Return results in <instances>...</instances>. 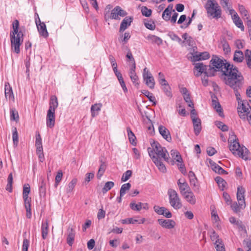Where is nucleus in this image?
Instances as JSON below:
<instances>
[{
	"instance_id": "cd10ccee",
	"label": "nucleus",
	"mask_w": 251,
	"mask_h": 251,
	"mask_svg": "<svg viewBox=\"0 0 251 251\" xmlns=\"http://www.w3.org/2000/svg\"><path fill=\"white\" fill-rule=\"evenodd\" d=\"M41 229L42 238L43 239H45L48 236L49 229V225L47 220L42 222Z\"/></svg>"
},
{
	"instance_id": "bf43d9fd",
	"label": "nucleus",
	"mask_w": 251,
	"mask_h": 251,
	"mask_svg": "<svg viewBox=\"0 0 251 251\" xmlns=\"http://www.w3.org/2000/svg\"><path fill=\"white\" fill-rule=\"evenodd\" d=\"M138 222V220L134 219L133 218H127L121 220V223L123 224H137Z\"/></svg>"
},
{
	"instance_id": "338daca9",
	"label": "nucleus",
	"mask_w": 251,
	"mask_h": 251,
	"mask_svg": "<svg viewBox=\"0 0 251 251\" xmlns=\"http://www.w3.org/2000/svg\"><path fill=\"white\" fill-rule=\"evenodd\" d=\"M24 200L25 208L31 207V198L28 196H23Z\"/></svg>"
},
{
	"instance_id": "4be33fe9",
	"label": "nucleus",
	"mask_w": 251,
	"mask_h": 251,
	"mask_svg": "<svg viewBox=\"0 0 251 251\" xmlns=\"http://www.w3.org/2000/svg\"><path fill=\"white\" fill-rule=\"evenodd\" d=\"M193 121L194 133L196 135L198 136L201 130V121L200 119H194Z\"/></svg>"
},
{
	"instance_id": "a19ab883",
	"label": "nucleus",
	"mask_w": 251,
	"mask_h": 251,
	"mask_svg": "<svg viewBox=\"0 0 251 251\" xmlns=\"http://www.w3.org/2000/svg\"><path fill=\"white\" fill-rule=\"evenodd\" d=\"M10 120L17 122L19 120V114L17 111L14 108L10 109Z\"/></svg>"
},
{
	"instance_id": "a211bd4d",
	"label": "nucleus",
	"mask_w": 251,
	"mask_h": 251,
	"mask_svg": "<svg viewBox=\"0 0 251 251\" xmlns=\"http://www.w3.org/2000/svg\"><path fill=\"white\" fill-rule=\"evenodd\" d=\"M75 232L72 228L69 227L68 229L67 237L66 239L67 243L70 246H72L75 240Z\"/></svg>"
},
{
	"instance_id": "7ed1b4c3",
	"label": "nucleus",
	"mask_w": 251,
	"mask_h": 251,
	"mask_svg": "<svg viewBox=\"0 0 251 251\" xmlns=\"http://www.w3.org/2000/svg\"><path fill=\"white\" fill-rule=\"evenodd\" d=\"M231 137L228 139L229 145V150L233 154L238 155L244 160H248L249 151L245 147H241L236 136L232 132Z\"/></svg>"
},
{
	"instance_id": "e2e57ef3",
	"label": "nucleus",
	"mask_w": 251,
	"mask_h": 251,
	"mask_svg": "<svg viewBox=\"0 0 251 251\" xmlns=\"http://www.w3.org/2000/svg\"><path fill=\"white\" fill-rule=\"evenodd\" d=\"M214 109H215V110L217 111V112L218 113L219 115L221 117L224 116V113L223 112V109L221 107V105L220 103H218V104H216L213 106Z\"/></svg>"
},
{
	"instance_id": "6e6d98bb",
	"label": "nucleus",
	"mask_w": 251,
	"mask_h": 251,
	"mask_svg": "<svg viewBox=\"0 0 251 251\" xmlns=\"http://www.w3.org/2000/svg\"><path fill=\"white\" fill-rule=\"evenodd\" d=\"M238 8L240 14L245 17V19H246L247 16H249L247 10L243 5L239 4Z\"/></svg>"
},
{
	"instance_id": "0eeeda50",
	"label": "nucleus",
	"mask_w": 251,
	"mask_h": 251,
	"mask_svg": "<svg viewBox=\"0 0 251 251\" xmlns=\"http://www.w3.org/2000/svg\"><path fill=\"white\" fill-rule=\"evenodd\" d=\"M151 144L157 155L156 157L159 158L162 157L166 162L169 161V157L167 156V154L169 155L168 152L165 147H162L158 142L154 141L152 143H151Z\"/></svg>"
},
{
	"instance_id": "e433bc0d",
	"label": "nucleus",
	"mask_w": 251,
	"mask_h": 251,
	"mask_svg": "<svg viewBox=\"0 0 251 251\" xmlns=\"http://www.w3.org/2000/svg\"><path fill=\"white\" fill-rule=\"evenodd\" d=\"M5 95L6 98L8 97L9 99L14 98L12 89L10 86L9 83L5 84Z\"/></svg>"
},
{
	"instance_id": "09e8293b",
	"label": "nucleus",
	"mask_w": 251,
	"mask_h": 251,
	"mask_svg": "<svg viewBox=\"0 0 251 251\" xmlns=\"http://www.w3.org/2000/svg\"><path fill=\"white\" fill-rule=\"evenodd\" d=\"M77 180L76 178H73L72 181L69 183L68 188H67V192L70 193L73 190L75 185L77 183Z\"/></svg>"
},
{
	"instance_id": "7c9ffc66",
	"label": "nucleus",
	"mask_w": 251,
	"mask_h": 251,
	"mask_svg": "<svg viewBox=\"0 0 251 251\" xmlns=\"http://www.w3.org/2000/svg\"><path fill=\"white\" fill-rule=\"evenodd\" d=\"M142 93L144 94L146 97H147L149 100L151 102H152L153 105H155L156 104V99L154 96H153L152 94L150 93L148 90H142L141 91Z\"/></svg>"
},
{
	"instance_id": "79ce46f5",
	"label": "nucleus",
	"mask_w": 251,
	"mask_h": 251,
	"mask_svg": "<svg viewBox=\"0 0 251 251\" xmlns=\"http://www.w3.org/2000/svg\"><path fill=\"white\" fill-rule=\"evenodd\" d=\"M131 184L129 183H125L122 185L120 191L121 196H124L126 192L129 190Z\"/></svg>"
},
{
	"instance_id": "9d476101",
	"label": "nucleus",
	"mask_w": 251,
	"mask_h": 251,
	"mask_svg": "<svg viewBox=\"0 0 251 251\" xmlns=\"http://www.w3.org/2000/svg\"><path fill=\"white\" fill-rule=\"evenodd\" d=\"M35 23L39 34L44 38H47L49 36V33L46 25L44 22H41L39 17L38 16V20L35 18Z\"/></svg>"
},
{
	"instance_id": "3c124183",
	"label": "nucleus",
	"mask_w": 251,
	"mask_h": 251,
	"mask_svg": "<svg viewBox=\"0 0 251 251\" xmlns=\"http://www.w3.org/2000/svg\"><path fill=\"white\" fill-rule=\"evenodd\" d=\"M154 211L158 215L164 214V212L167 210V208L165 207H160L158 205H154L153 207Z\"/></svg>"
},
{
	"instance_id": "423d86ee",
	"label": "nucleus",
	"mask_w": 251,
	"mask_h": 251,
	"mask_svg": "<svg viewBox=\"0 0 251 251\" xmlns=\"http://www.w3.org/2000/svg\"><path fill=\"white\" fill-rule=\"evenodd\" d=\"M127 14V12L124 10L122 9L119 6H116L114 7L109 13L108 11L104 13V19L107 21L110 19L114 20H120L119 16L121 17H125Z\"/></svg>"
},
{
	"instance_id": "9b49d317",
	"label": "nucleus",
	"mask_w": 251,
	"mask_h": 251,
	"mask_svg": "<svg viewBox=\"0 0 251 251\" xmlns=\"http://www.w3.org/2000/svg\"><path fill=\"white\" fill-rule=\"evenodd\" d=\"M188 176L190 185L192 187L193 190L195 192H198L199 191L200 186L198 184V180L195 173L191 171L189 172Z\"/></svg>"
},
{
	"instance_id": "49530a36",
	"label": "nucleus",
	"mask_w": 251,
	"mask_h": 251,
	"mask_svg": "<svg viewBox=\"0 0 251 251\" xmlns=\"http://www.w3.org/2000/svg\"><path fill=\"white\" fill-rule=\"evenodd\" d=\"M215 123V125L222 131L226 132L228 130V126L224 124L222 122L216 121Z\"/></svg>"
},
{
	"instance_id": "ddd939ff",
	"label": "nucleus",
	"mask_w": 251,
	"mask_h": 251,
	"mask_svg": "<svg viewBox=\"0 0 251 251\" xmlns=\"http://www.w3.org/2000/svg\"><path fill=\"white\" fill-rule=\"evenodd\" d=\"M11 48L14 49V51L17 54L20 52V47L22 44V38H10Z\"/></svg>"
},
{
	"instance_id": "4c0bfd02",
	"label": "nucleus",
	"mask_w": 251,
	"mask_h": 251,
	"mask_svg": "<svg viewBox=\"0 0 251 251\" xmlns=\"http://www.w3.org/2000/svg\"><path fill=\"white\" fill-rule=\"evenodd\" d=\"M39 194L41 197H45L46 196V183L43 179H42L41 184L39 185Z\"/></svg>"
},
{
	"instance_id": "ea45409f",
	"label": "nucleus",
	"mask_w": 251,
	"mask_h": 251,
	"mask_svg": "<svg viewBox=\"0 0 251 251\" xmlns=\"http://www.w3.org/2000/svg\"><path fill=\"white\" fill-rule=\"evenodd\" d=\"M13 176L12 174H9L7 178V184L6 187V190L9 192L12 191Z\"/></svg>"
},
{
	"instance_id": "6ab92c4d",
	"label": "nucleus",
	"mask_w": 251,
	"mask_h": 251,
	"mask_svg": "<svg viewBox=\"0 0 251 251\" xmlns=\"http://www.w3.org/2000/svg\"><path fill=\"white\" fill-rule=\"evenodd\" d=\"M153 162L157 167L158 169L162 173H165L166 172V168L161 161V158H159L156 157V155H153L152 156Z\"/></svg>"
},
{
	"instance_id": "0e129e2a",
	"label": "nucleus",
	"mask_w": 251,
	"mask_h": 251,
	"mask_svg": "<svg viewBox=\"0 0 251 251\" xmlns=\"http://www.w3.org/2000/svg\"><path fill=\"white\" fill-rule=\"evenodd\" d=\"M172 12L170 11H168V12H166V10L165 9L162 13V18L165 21H168L170 20L171 15Z\"/></svg>"
},
{
	"instance_id": "dca6fc26",
	"label": "nucleus",
	"mask_w": 251,
	"mask_h": 251,
	"mask_svg": "<svg viewBox=\"0 0 251 251\" xmlns=\"http://www.w3.org/2000/svg\"><path fill=\"white\" fill-rule=\"evenodd\" d=\"M133 20V17L132 16H128L125 18L121 23L119 32H124L127 28V27L130 25Z\"/></svg>"
},
{
	"instance_id": "8fccbe9b",
	"label": "nucleus",
	"mask_w": 251,
	"mask_h": 251,
	"mask_svg": "<svg viewBox=\"0 0 251 251\" xmlns=\"http://www.w3.org/2000/svg\"><path fill=\"white\" fill-rule=\"evenodd\" d=\"M132 174V172L131 170H127L126 172H125L121 178V181L122 182H125L128 180L129 178L131 176Z\"/></svg>"
},
{
	"instance_id": "37998d69",
	"label": "nucleus",
	"mask_w": 251,
	"mask_h": 251,
	"mask_svg": "<svg viewBox=\"0 0 251 251\" xmlns=\"http://www.w3.org/2000/svg\"><path fill=\"white\" fill-rule=\"evenodd\" d=\"M114 185V183L113 181H107L104 185L102 189V192L103 194L106 193L110 190Z\"/></svg>"
},
{
	"instance_id": "de8ad7c7",
	"label": "nucleus",
	"mask_w": 251,
	"mask_h": 251,
	"mask_svg": "<svg viewBox=\"0 0 251 251\" xmlns=\"http://www.w3.org/2000/svg\"><path fill=\"white\" fill-rule=\"evenodd\" d=\"M214 244L217 251H225V246L222 240L216 241Z\"/></svg>"
},
{
	"instance_id": "f3484780",
	"label": "nucleus",
	"mask_w": 251,
	"mask_h": 251,
	"mask_svg": "<svg viewBox=\"0 0 251 251\" xmlns=\"http://www.w3.org/2000/svg\"><path fill=\"white\" fill-rule=\"evenodd\" d=\"M159 133L168 142H171L172 138L169 130L163 126H160L158 127Z\"/></svg>"
},
{
	"instance_id": "6e6552de",
	"label": "nucleus",
	"mask_w": 251,
	"mask_h": 251,
	"mask_svg": "<svg viewBox=\"0 0 251 251\" xmlns=\"http://www.w3.org/2000/svg\"><path fill=\"white\" fill-rule=\"evenodd\" d=\"M143 77L145 84L150 89H153L155 85L154 79L147 68H145L144 69Z\"/></svg>"
},
{
	"instance_id": "bb28decb",
	"label": "nucleus",
	"mask_w": 251,
	"mask_h": 251,
	"mask_svg": "<svg viewBox=\"0 0 251 251\" xmlns=\"http://www.w3.org/2000/svg\"><path fill=\"white\" fill-rule=\"evenodd\" d=\"M102 104L97 103L92 105L91 107V116L92 117H95L99 114V112L100 110Z\"/></svg>"
},
{
	"instance_id": "412c9836",
	"label": "nucleus",
	"mask_w": 251,
	"mask_h": 251,
	"mask_svg": "<svg viewBox=\"0 0 251 251\" xmlns=\"http://www.w3.org/2000/svg\"><path fill=\"white\" fill-rule=\"evenodd\" d=\"M210 164L212 167V170L216 173L220 175H226L228 174L226 170L223 169L221 167H220L215 162H212V161H210Z\"/></svg>"
},
{
	"instance_id": "4468645a",
	"label": "nucleus",
	"mask_w": 251,
	"mask_h": 251,
	"mask_svg": "<svg viewBox=\"0 0 251 251\" xmlns=\"http://www.w3.org/2000/svg\"><path fill=\"white\" fill-rule=\"evenodd\" d=\"M157 222L162 227L167 229H172L174 228L176 225L175 221L173 220L158 219L157 220Z\"/></svg>"
},
{
	"instance_id": "1a4fd4ad",
	"label": "nucleus",
	"mask_w": 251,
	"mask_h": 251,
	"mask_svg": "<svg viewBox=\"0 0 251 251\" xmlns=\"http://www.w3.org/2000/svg\"><path fill=\"white\" fill-rule=\"evenodd\" d=\"M13 31L10 33V38H22V42L24 40V34L21 30H19V22L18 20H15L12 24Z\"/></svg>"
},
{
	"instance_id": "58836bf2",
	"label": "nucleus",
	"mask_w": 251,
	"mask_h": 251,
	"mask_svg": "<svg viewBox=\"0 0 251 251\" xmlns=\"http://www.w3.org/2000/svg\"><path fill=\"white\" fill-rule=\"evenodd\" d=\"M245 58L248 67L251 69V50L248 49L245 51Z\"/></svg>"
},
{
	"instance_id": "aec40b11",
	"label": "nucleus",
	"mask_w": 251,
	"mask_h": 251,
	"mask_svg": "<svg viewBox=\"0 0 251 251\" xmlns=\"http://www.w3.org/2000/svg\"><path fill=\"white\" fill-rule=\"evenodd\" d=\"M197 52L196 54L193 55L192 61L196 62L201 60H206L210 57V55L207 52L205 51L199 54H197Z\"/></svg>"
},
{
	"instance_id": "473e14b6",
	"label": "nucleus",
	"mask_w": 251,
	"mask_h": 251,
	"mask_svg": "<svg viewBox=\"0 0 251 251\" xmlns=\"http://www.w3.org/2000/svg\"><path fill=\"white\" fill-rule=\"evenodd\" d=\"M215 181L218 184L219 188L223 191L227 184L226 182L220 176H217L215 178Z\"/></svg>"
},
{
	"instance_id": "c03bdc74",
	"label": "nucleus",
	"mask_w": 251,
	"mask_h": 251,
	"mask_svg": "<svg viewBox=\"0 0 251 251\" xmlns=\"http://www.w3.org/2000/svg\"><path fill=\"white\" fill-rule=\"evenodd\" d=\"M144 25L145 27L150 30H153L155 28V24L154 22L151 20H145Z\"/></svg>"
},
{
	"instance_id": "5fc2aeb1",
	"label": "nucleus",
	"mask_w": 251,
	"mask_h": 251,
	"mask_svg": "<svg viewBox=\"0 0 251 251\" xmlns=\"http://www.w3.org/2000/svg\"><path fill=\"white\" fill-rule=\"evenodd\" d=\"M162 89L163 90V92L165 94V95L169 97H172V94L171 92V87H170L169 84L166 85L165 86H162Z\"/></svg>"
},
{
	"instance_id": "72a5a7b5",
	"label": "nucleus",
	"mask_w": 251,
	"mask_h": 251,
	"mask_svg": "<svg viewBox=\"0 0 251 251\" xmlns=\"http://www.w3.org/2000/svg\"><path fill=\"white\" fill-rule=\"evenodd\" d=\"M106 168V165L104 162H103L102 160L100 161V165L99 167L98 173H97V178L98 179H100L101 177L103 175L105 169Z\"/></svg>"
},
{
	"instance_id": "20e7f679",
	"label": "nucleus",
	"mask_w": 251,
	"mask_h": 251,
	"mask_svg": "<svg viewBox=\"0 0 251 251\" xmlns=\"http://www.w3.org/2000/svg\"><path fill=\"white\" fill-rule=\"evenodd\" d=\"M208 17L219 19L221 17L222 10L215 0H208L204 5Z\"/></svg>"
},
{
	"instance_id": "2eb2a0df",
	"label": "nucleus",
	"mask_w": 251,
	"mask_h": 251,
	"mask_svg": "<svg viewBox=\"0 0 251 251\" xmlns=\"http://www.w3.org/2000/svg\"><path fill=\"white\" fill-rule=\"evenodd\" d=\"M46 124L48 127L52 128L55 124V112L48 110L47 112Z\"/></svg>"
},
{
	"instance_id": "864d4df0",
	"label": "nucleus",
	"mask_w": 251,
	"mask_h": 251,
	"mask_svg": "<svg viewBox=\"0 0 251 251\" xmlns=\"http://www.w3.org/2000/svg\"><path fill=\"white\" fill-rule=\"evenodd\" d=\"M168 35L172 40L176 41L179 43L182 42L181 39L173 32H169Z\"/></svg>"
},
{
	"instance_id": "393cba45",
	"label": "nucleus",
	"mask_w": 251,
	"mask_h": 251,
	"mask_svg": "<svg viewBox=\"0 0 251 251\" xmlns=\"http://www.w3.org/2000/svg\"><path fill=\"white\" fill-rule=\"evenodd\" d=\"M49 104L50 107L49 110L55 112L58 105L57 98L55 96H52L50 97Z\"/></svg>"
},
{
	"instance_id": "f8f14e48",
	"label": "nucleus",
	"mask_w": 251,
	"mask_h": 251,
	"mask_svg": "<svg viewBox=\"0 0 251 251\" xmlns=\"http://www.w3.org/2000/svg\"><path fill=\"white\" fill-rule=\"evenodd\" d=\"M245 190L242 186H239L237 187V199L241 208H242L243 205L244 207L245 206Z\"/></svg>"
},
{
	"instance_id": "c756f323",
	"label": "nucleus",
	"mask_w": 251,
	"mask_h": 251,
	"mask_svg": "<svg viewBox=\"0 0 251 251\" xmlns=\"http://www.w3.org/2000/svg\"><path fill=\"white\" fill-rule=\"evenodd\" d=\"M183 197L190 203L192 204H195L196 199L192 191H189V192Z\"/></svg>"
},
{
	"instance_id": "774afa93",
	"label": "nucleus",
	"mask_w": 251,
	"mask_h": 251,
	"mask_svg": "<svg viewBox=\"0 0 251 251\" xmlns=\"http://www.w3.org/2000/svg\"><path fill=\"white\" fill-rule=\"evenodd\" d=\"M206 152L209 156H212L214 155L217 151L213 147H209L206 149Z\"/></svg>"
},
{
	"instance_id": "2f4dec72",
	"label": "nucleus",
	"mask_w": 251,
	"mask_h": 251,
	"mask_svg": "<svg viewBox=\"0 0 251 251\" xmlns=\"http://www.w3.org/2000/svg\"><path fill=\"white\" fill-rule=\"evenodd\" d=\"M127 135L130 143L133 146H135L136 143L135 142L136 137L134 134L132 132L129 127L126 128Z\"/></svg>"
},
{
	"instance_id": "a878e982",
	"label": "nucleus",
	"mask_w": 251,
	"mask_h": 251,
	"mask_svg": "<svg viewBox=\"0 0 251 251\" xmlns=\"http://www.w3.org/2000/svg\"><path fill=\"white\" fill-rule=\"evenodd\" d=\"M245 57L243 52L241 50H236L235 51L233 60L237 63L242 62Z\"/></svg>"
},
{
	"instance_id": "13d9d810",
	"label": "nucleus",
	"mask_w": 251,
	"mask_h": 251,
	"mask_svg": "<svg viewBox=\"0 0 251 251\" xmlns=\"http://www.w3.org/2000/svg\"><path fill=\"white\" fill-rule=\"evenodd\" d=\"M183 98L186 102L188 103V106L189 107L194 108V104L192 101L191 100L189 94L183 95Z\"/></svg>"
},
{
	"instance_id": "052dcab7",
	"label": "nucleus",
	"mask_w": 251,
	"mask_h": 251,
	"mask_svg": "<svg viewBox=\"0 0 251 251\" xmlns=\"http://www.w3.org/2000/svg\"><path fill=\"white\" fill-rule=\"evenodd\" d=\"M241 107H238V110L239 111H242L243 113H247L250 112V109H251V107L248 104V106L247 107L243 102L241 103Z\"/></svg>"
},
{
	"instance_id": "680f3d73",
	"label": "nucleus",
	"mask_w": 251,
	"mask_h": 251,
	"mask_svg": "<svg viewBox=\"0 0 251 251\" xmlns=\"http://www.w3.org/2000/svg\"><path fill=\"white\" fill-rule=\"evenodd\" d=\"M30 192V186L28 184H26L24 185L23 196H28Z\"/></svg>"
},
{
	"instance_id": "f03ea898",
	"label": "nucleus",
	"mask_w": 251,
	"mask_h": 251,
	"mask_svg": "<svg viewBox=\"0 0 251 251\" xmlns=\"http://www.w3.org/2000/svg\"><path fill=\"white\" fill-rule=\"evenodd\" d=\"M219 58L217 56L213 57L210 61L211 64L212 65L211 67L210 65L207 66L204 65L202 63H197L195 64L194 70L197 71V73L196 74V76H199L202 73L204 74L207 77H211L215 75V73L217 71H222L223 74L222 75L224 76L223 75V71L224 70V66H222L221 68L218 69L217 67L214 66V64L212 62L213 60Z\"/></svg>"
},
{
	"instance_id": "39448f33",
	"label": "nucleus",
	"mask_w": 251,
	"mask_h": 251,
	"mask_svg": "<svg viewBox=\"0 0 251 251\" xmlns=\"http://www.w3.org/2000/svg\"><path fill=\"white\" fill-rule=\"evenodd\" d=\"M169 203L175 209H179L182 206V204L178 194L176 190L169 189L168 190Z\"/></svg>"
},
{
	"instance_id": "4d7b16f0",
	"label": "nucleus",
	"mask_w": 251,
	"mask_h": 251,
	"mask_svg": "<svg viewBox=\"0 0 251 251\" xmlns=\"http://www.w3.org/2000/svg\"><path fill=\"white\" fill-rule=\"evenodd\" d=\"M12 137H13V142L14 146H17L18 143V134L17 131V129L16 127L14 128V129L12 133Z\"/></svg>"
},
{
	"instance_id": "a18cd8bd",
	"label": "nucleus",
	"mask_w": 251,
	"mask_h": 251,
	"mask_svg": "<svg viewBox=\"0 0 251 251\" xmlns=\"http://www.w3.org/2000/svg\"><path fill=\"white\" fill-rule=\"evenodd\" d=\"M143 205V203L141 202L138 203L132 202L130 203V207L134 211H140L142 208Z\"/></svg>"
},
{
	"instance_id": "5701e85b",
	"label": "nucleus",
	"mask_w": 251,
	"mask_h": 251,
	"mask_svg": "<svg viewBox=\"0 0 251 251\" xmlns=\"http://www.w3.org/2000/svg\"><path fill=\"white\" fill-rule=\"evenodd\" d=\"M146 38L152 44H156L158 46L161 45L163 43L162 40L160 37L154 35L149 34Z\"/></svg>"
},
{
	"instance_id": "f257e3e1",
	"label": "nucleus",
	"mask_w": 251,
	"mask_h": 251,
	"mask_svg": "<svg viewBox=\"0 0 251 251\" xmlns=\"http://www.w3.org/2000/svg\"><path fill=\"white\" fill-rule=\"evenodd\" d=\"M212 62L214 64V66L218 69L224 66V70L223 71L225 83L233 89L238 104L242 103L239 90L243 86L244 77L242 74L239 72L238 68L227 62L226 60H223L221 58L213 59Z\"/></svg>"
},
{
	"instance_id": "c9c22d12",
	"label": "nucleus",
	"mask_w": 251,
	"mask_h": 251,
	"mask_svg": "<svg viewBox=\"0 0 251 251\" xmlns=\"http://www.w3.org/2000/svg\"><path fill=\"white\" fill-rule=\"evenodd\" d=\"M35 147L36 148V151L43 150L42 139L39 133L36 134Z\"/></svg>"
},
{
	"instance_id": "603ef678",
	"label": "nucleus",
	"mask_w": 251,
	"mask_h": 251,
	"mask_svg": "<svg viewBox=\"0 0 251 251\" xmlns=\"http://www.w3.org/2000/svg\"><path fill=\"white\" fill-rule=\"evenodd\" d=\"M141 12L143 16L149 17L151 15L152 11L146 6H143L141 9Z\"/></svg>"
},
{
	"instance_id": "69168bd1",
	"label": "nucleus",
	"mask_w": 251,
	"mask_h": 251,
	"mask_svg": "<svg viewBox=\"0 0 251 251\" xmlns=\"http://www.w3.org/2000/svg\"><path fill=\"white\" fill-rule=\"evenodd\" d=\"M63 176V173L61 171L58 172L57 175L55 176V186L56 187L58 183L61 180Z\"/></svg>"
},
{
	"instance_id": "f704fd0d",
	"label": "nucleus",
	"mask_w": 251,
	"mask_h": 251,
	"mask_svg": "<svg viewBox=\"0 0 251 251\" xmlns=\"http://www.w3.org/2000/svg\"><path fill=\"white\" fill-rule=\"evenodd\" d=\"M223 50L225 53L227 54L230 52L231 49L227 41L225 38H223L221 41Z\"/></svg>"
},
{
	"instance_id": "b1692460",
	"label": "nucleus",
	"mask_w": 251,
	"mask_h": 251,
	"mask_svg": "<svg viewBox=\"0 0 251 251\" xmlns=\"http://www.w3.org/2000/svg\"><path fill=\"white\" fill-rule=\"evenodd\" d=\"M232 19L235 25L238 28H240L241 31H244L245 28L243 24V22L238 15L237 13H235V15H232Z\"/></svg>"
},
{
	"instance_id": "c85d7f7f",
	"label": "nucleus",
	"mask_w": 251,
	"mask_h": 251,
	"mask_svg": "<svg viewBox=\"0 0 251 251\" xmlns=\"http://www.w3.org/2000/svg\"><path fill=\"white\" fill-rule=\"evenodd\" d=\"M179 189L182 196H185L189 191H191L188 184L185 181L183 182V184L179 187Z\"/></svg>"
}]
</instances>
